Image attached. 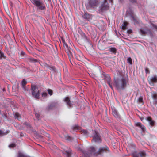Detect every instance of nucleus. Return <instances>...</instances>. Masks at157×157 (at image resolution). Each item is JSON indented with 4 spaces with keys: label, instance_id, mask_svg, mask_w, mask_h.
<instances>
[{
    "label": "nucleus",
    "instance_id": "f257e3e1",
    "mask_svg": "<svg viewBox=\"0 0 157 157\" xmlns=\"http://www.w3.org/2000/svg\"><path fill=\"white\" fill-rule=\"evenodd\" d=\"M114 85L119 92L125 90L129 84L128 77L122 75L115 77Z\"/></svg>",
    "mask_w": 157,
    "mask_h": 157
},
{
    "label": "nucleus",
    "instance_id": "f03ea898",
    "mask_svg": "<svg viewBox=\"0 0 157 157\" xmlns=\"http://www.w3.org/2000/svg\"><path fill=\"white\" fill-rule=\"evenodd\" d=\"M31 2L37 7V9L41 10H45V5L42 0H30Z\"/></svg>",
    "mask_w": 157,
    "mask_h": 157
},
{
    "label": "nucleus",
    "instance_id": "7ed1b4c3",
    "mask_svg": "<svg viewBox=\"0 0 157 157\" xmlns=\"http://www.w3.org/2000/svg\"><path fill=\"white\" fill-rule=\"evenodd\" d=\"M81 151L85 157H90L91 154L95 152V149L93 147H91L89 148V150L86 151L82 150Z\"/></svg>",
    "mask_w": 157,
    "mask_h": 157
},
{
    "label": "nucleus",
    "instance_id": "20e7f679",
    "mask_svg": "<svg viewBox=\"0 0 157 157\" xmlns=\"http://www.w3.org/2000/svg\"><path fill=\"white\" fill-rule=\"evenodd\" d=\"M32 94L35 98L38 99L39 97V90L35 86H31Z\"/></svg>",
    "mask_w": 157,
    "mask_h": 157
},
{
    "label": "nucleus",
    "instance_id": "39448f33",
    "mask_svg": "<svg viewBox=\"0 0 157 157\" xmlns=\"http://www.w3.org/2000/svg\"><path fill=\"white\" fill-rule=\"evenodd\" d=\"M106 0H104L101 6L99 7V11L102 12L108 10L109 6Z\"/></svg>",
    "mask_w": 157,
    "mask_h": 157
},
{
    "label": "nucleus",
    "instance_id": "423d86ee",
    "mask_svg": "<svg viewBox=\"0 0 157 157\" xmlns=\"http://www.w3.org/2000/svg\"><path fill=\"white\" fill-rule=\"evenodd\" d=\"M140 33L142 35L147 34L150 36L151 37L153 36V34L151 31L149 30L141 28L140 29Z\"/></svg>",
    "mask_w": 157,
    "mask_h": 157
},
{
    "label": "nucleus",
    "instance_id": "0eeeda50",
    "mask_svg": "<svg viewBox=\"0 0 157 157\" xmlns=\"http://www.w3.org/2000/svg\"><path fill=\"white\" fill-rule=\"evenodd\" d=\"M93 139L94 141L97 143H100L101 142V140L98 133L96 131H94V133Z\"/></svg>",
    "mask_w": 157,
    "mask_h": 157
},
{
    "label": "nucleus",
    "instance_id": "6e6552de",
    "mask_svg": "<svg viewBox=\"0 0 157 157\" xmlns=\"http://www.w3.org/2000/svg\"><path fill=\"white\" fill-rule=\"evenodd\" d=\"M99 3V0H89L88 4L91 7H94L98 5Z\"/></svg>",
    "mask_w": 157,
    "mask_h": 157
},
{
    "label": "nucleus",
    "instance_id": "1a4fd4ad",
    "mask_svg": "<svg viewBox=\"0 0 157 157\" xmlns=\"http://www.w3.org/2000/svg\"><path fill=\"white\" fill-rule=\"evenodd\" d=\"M149 82L151 85L153 86L154 85V83L157 82V76H155L151 77L150 79Z\"/></svg>",
    "mask_w": 157,
    "mask_h": 157
},
{
    "label": "nucleus",
    "instance_id": "9d476101",
    "mask_svg": "<svg viewBox=\"0 0 157 157\" xmlns=\"http://www.w3.org/2000/svg\"><path fill=\"white\" fill-rule=\"evenodd\" d=\"M65 51L68 55L69 59L70 60H71V59L73 58L72 53V52H73V50L71 49V48H69L67 50H66Z\"/></svg>",
    "mask_w": 157,
    "mask_h": 157
},
{
    "label": "nucleus",
    "instance_id": "9b49d317",
    "mask_svg": "<svg viewBox=\"0 0 157 157\" xmlns=\"http://www.w3.org/2000/svg\"><path fill=\"white\" fill-rule=\"evenodd\" d=\"M101 76L105 81H107V82L110 81V77L109 75L106 74L105 73L103 72Z\"/></svg>",
    "mask_w": 157,
    "mask_h": 157
},
{
    "label": "nucleus",
    "instance_id": "f8f14e48",
    "mask_svg": "<svg viewBox=\"0 0 157 157\" xmlns=\"http://www.w3.org/2000/svg\"><path fill=\"white\" fill-rule=\"evenodd\" d=\"M151 97L154 102L157 103V94L154 92H151Z\"/></svg>",
    "mask_w": 157,
    "mask_h": 157
},
{
    "label": "nucleus",
    "instance_id": "ddd939ff",
    "mask_svg": "<svg viewBox=\"0 0 157 157\" xmlns=\"http://www.w3.org/2000/svg\"><path fill=\"white\" fill-rule=\"evenodd\" d=\"M82 17L85 19L89 20L92 18V15L88 13H85L82 15Z\"/></svg>",
    "mask_w": 157,
    "mask_h": 157
},
{
    "label": "nucleus",
    "instance_id": "4468645a",
    "mask_svg": "<svg viewBox=\"0 0 157 157\" xmlns=\"http://www.w3.org/2000/svg\"><path fill=\"white\" fill-rule=\"evenodd\" d=\"M64 101L66 102L67 105L71 107V106L72 104L71 102L70 99L68 97H66L64 99Z\"/></svg>",
    "mask_w": 157,
    "mask_h": 157
},
{
    "label": "nucleus",
    "instance_id": "2eb2a0df",
    "mask_svg": "<svg viewBox=\"0 0 157 157\" xmlns=\"http://www.w3.org/2000/svg\"><path fill=\"white\" fill-rule=\"evenodd\" d=\"M112 114L116 118H119V115L117 111L115 109H112Z\"/></svg>",
    "mask_w": 157,
    "mask_h": 157
},
{
    "label": "nucleus",
    "instance_id": "dca6fc26",
    "mask_svg": "<svg viewBox=\"0 0 157 157\" xmlns=\"http://www.w3.org/2000/svg\"><path fill=\"white\" fill-rule=\"evenodd\" d=\"M64 150L66 152V154L67 155L68 157H69L70 155V153L71 151V150L70 148H68L67 147H65V148H64Z\"/></svg>",
    "mask_w": 157,
    "mask_h": 157
},
{
    "label": "nucleus",
    "instance_id": "f3484780",
    "mask_svg": "<svg viewBox=\"0 0 157 157\" xmlns=\"http://www.w3.org/2000/svg\"><path fill=\"white\" fill-rule=\"evenodd\" d=\"M136 126L140 128L143 131L144 130L145 127L140 122H137L136 123Z\"/></svg>",
    "mask_w": 157,
    "mask_h": 157
},
{
    "label": "nucleus",
    "instance_id": "a211bd4d",
    "mask_svg": "<svg viewBox=\"0 0 157 157\" xmlns=\"http://www.w3.org/2000/svg\"><path fill=\"white\" fill-rule=\"evenodd\" d=\"M83 35L84 36L85 39H86V42L88 44V45L90 47H92V43H91L90 41V40L89 39H87V38L86 37V36L85 35V33H83Z\"/></svg>",
    "mask_w": 157,
    "mask_h": 157
},
{
    "label": "nucleus",
    "instance_id": "6ab92c4d",
    "mask_svg": "<svg viewBox=\"0 0 157 157\" xmlns=\"http://www.w3.org/2000/svg\"><path fill=\"white\" fill-rule=\"evenodd\" d=\"M138 156L140 157H145L146 156V154L144 151H141L139 153H136Z\"/></svg>",
    "mask_w": 157,
    "mask_h": 157
},
{
    "label": "nucleus",
    "instance_id": "aec40b11",
    "mask_svg": "<svg viewBox=\"0 0 157 157\" xmlns=\"http://www.w3.org/2000/svg\"><path fill=\"white\" fill-rule=\"evenodd\" d=\"M26 83L27 82L24 79L22 80L21 83V87L22 89L25 90H26L25 86Z\"/></svg>",
    "mask_w": 157,
    "mask_h": 157
},
{
    "label": "nucleus",
    "instance_id": "412c9836",
    "mask_svg": "<svg viewBox=\"0 0 157 157\" xmlns=\"http://www.w3.org/2000/svg\"><path fill=\"white\" fill-rule=\"evenodd\" d=\"M17 157H30L26 155L23 153L19 152Z\"/></svg>",
    "mask_w": 157,
    "mask_h": 157
},
{
    "label": "nucleus",
    "instance_id": "4be33fe9",
    "mask_svg": "<svg viewBox=\"0 0 157 157\" xmlns=\"http://www.w3.org/2000/svg\"><path fill=\"white\" fill-rule=\"evenodd\" d=\"M137 102L139 103H141L143 104L144 102L143 97L141 96L139 97L138 99Z\"/></svg>",
    "mask_w": 157,
    "mask_h": 157
},
{
    "label": "nucleus",
    "instance_id": "5701e85b",
    "mask_svg": "<svg viewBox=\"0 0 157 157\" xmlns=\"http://www.w3.org/2000/svg\"><path fill=\"white\" fill-rule=\"evenodd\" d=\"M109 51L114 54L116 53L117 49L115 48H112L109 49Z\"/></svg>",
    "mask_w": 157,
    "mask_h": 157
},
{
    "label": "nucleus",
    "instance_id": "b1692460",
    "mask_svg": "<svg viewBox=\"0 0 157 157\" xmlns=\"http://www.w3.org/2000/svg\"><path fill=\"white\" fill-rule=\"evenodd\" d=\"M147 120L149 122V124L151 125H153L154 124V122L151 120V119L150 118L148 117L147 119Z\"/></svg>",
    "mask_w": 157,
    "mask_h": 157
},
{
    "label": "nucleus",
    "instance_id": "393cba45",
    "mask_svg": "<svg viewBox=\"0 0 157 157\" xmlns=\"http://www.w3.org/2000/svg\"><path fill=\"white\" fill-rule=\"evenodd\" d=\"M63 44L65 50H67L68 49L70 48L69 47L68 45L65 42H63Z\"/></svg>",
    "mask_w": 157,
    "mask_h": 157
},
{
    "label": "nucleus",
    "instance_id": "a878e982",
    "mask_svg": "<svg viewBox=\"0 0 157 157\" xmlns=\"http://www.w3.org/2000/svg\"><path fill=\"white\" fill-rule=\"evenodd\" d=\"M14 117L15 118L19 120L20 119V114L17 113H16L14 115Z\"/></svg>",
    "mask_w": 157,
    "mask_h": 157
},
{
    "label": "nucleus",
    "instance_id": "bb28decb",
    "mask_svg": "<svg viewBox=\"0 0 157 157\" xmlns=\"http://www.w3.org/2000/svg\"><path fill=\"white\" fill-rule=\"evenodd\" d=\"M127 62L130 65H131L132 64V59L131 57H129L127 58Z\"/></svg>",
    "mask_w": 157,
    "mask_h": 157
},
{
    "label": "nucleus",
    "instance_id": "cd10ccee",
    "mask_svg": "<svg viewBox=\"0 0 157 157\" xmlns=\"http://www.w3.org/2000/svg\"><path fill=\"white\" fill-rule=\"evenodd\" d=\"M5 59V56L4 54V53L0 50V58Z\"/></svg>",
    "mask_w": 157,
    "mask_h": 157
},
{
    "label": "nucleus",
    "instance_id": "c85d7f7f",
    "mask_svg": "<svg viewBox=\"0 0 157 157\" xmlns=\"http://www.w3.org/2000/svg\"><path fill=\"white\" fill-rule=\"evenodd\" d=\"M105 149L103 147H100L98 151V152H99V153H100L102 152H103L104 151Z\"/></svg>",
    "mask_w": 157,
    "mask_h": 157
},
{
    "label": "nucleus",
    "instance_id": "c756f323",
    "mask_svg": "<svg viewBox=\"0 0 157 157\" xmlns=\"http://www.w3.org/2000/svg\"><path fill=\"white\" fill-rule=\"evenodd\" d=\"M82 133L85 136H86L88 135V132L87 130H83L82 131Z\"/></svg>",
    "mask_w": 157,
    "mask_h": 157
},
{
    "label": "nucleus",
    "instance_id": "7c9ffc66",
    "mask_svg": "<svg viewBox=\"0 0 157 157\" xmlns=\"http://www.w3.org/2000/svg\"><path fill=\"white\" fill-rule=\"evenodd\" d=\"M54 106V103H52L48 105V109H51L53 108V107Z\"/></svg>",
    "mask_w": 157,
    "mask_h": 157
},
{
    "label": "nucleus",
    "instance_id": "2f4dec72",
    "mask_svg": "<svg viewBox=\"0 0 157 157\" xmlns=\"http://www.w3.org/2000/svg\"><path fill=\"white\" fill-rule=\"evenodd\" d=\"M35 115L36 116V117L37 119L38 120H39V117L40 116V114L39 113H36L35 112Z\"/></svg>",
    "mask_w": 157,
    "mask_h": 157
},
{
    "label": "nucleus",
    "instance_id": "473e14b6",
    "mask_svg": "<svg viewBox=\"0 0 157 157\" xmlns=\"http://www.w3.org/2000/svg\"><path fill=\"white\" fill-rule=\"evenodd\" d=\"M30 61L32 62H37V60L36 59L34 58H32L30 59Z\"/></svg>",
    "mask_w": 157,
    "mask_h": 157
},
{
    "label": "nucleus",
    "instance_id": "72a5a7b5",
    "mask_svg": "<svg viewBox=\"0 0 157 157\" xmlns=\"http://www.w3.org/2000/svg\"><path fill=\"white\" fill-rule=\"evenodd\" d=\"M126 25L125 24V23H124L122 25L121 29H124L126 28Z\"/></svg>",
    "mask_w": 157,
    "mask_h": 157
},
{
    "label": "nucleus",
    "instance_id": "f704fd0d",
    "mask_svg": "<svg viewBox=\"0 0 157 157\" xmlns=\"http://www.w3.org/2000/svg\"><path fill=\"white\" fill-rule=\"evenodd\" d=\"M48 94L50 95H52V91L51 90L49 89H48Z\"/></svg>",
    "mask_w": 157,
    "mask_h": 157
},
{
    "label": "nucleus",
    "instance_id": "c9c22d12",
    "mask_svg": "<svg viewBox=\"0 0 157 157\" xmlns=\"http://www.w3.org/2000/svg\"><path fill=\"white\" fill-rule=\"evenodd\" d=\"M73 128L75 130L78 129L79 128V127L78 125H75V126H73Z\"/></svg>",
    "mask_w": 157,
    "mask_h": 157
},
{
    "label": "nucleus",
    "instance_id": "e433bc0d",
    "mask_svg": "<svg viewBox=\"0 0 157 157\" xmlns=\"http://www.w3.org/2000/svg\"><path fill=\"white\" fill-rule=\"evenodd\" d=\"M47 95L48 94L46 92L43 93L42 94V97H46Z\"/></svg>",
    "mask_w": 157,
    "mask_h": 157
},
{
    "label": "nucleus",
    "instance_id": "4c0bfd02",
    "mask_svg": "<svg viewBox=\"0 0 157 157\" xmlns=\"http://www.w3.org/2000/svg\"><path fill=\"white\" fill-rule=\"evenodd\" d=\"M109 86V87L112 89H113V87L112 86V84L111 83V81H109V82H107Z\"/></svg>",
    "mask_w": 157,
    "mask_h": 157
},
{
    "label": "nucleus",
    "instance_id": "58836bf2",
    "mask_svg": "<svg viewBox=\"0 0 157 157\" xmlns=\"http://www.w3.org/2000/svg\"><path fill=\"white\" fill-rule=\"evenodd\" d=\"M15 146V144H11L9 145V147L10 148H13Z\"/></svg>",
    "mask_w": 157,
    "mask_h": 157
},
{
    "label": "nucleus",
    "instance_id": "ea45409f",
    "mask_svg": "<svg viewBox=\"0 0 157 157\" xmlns=\"http://www.w3.org/2000/svg\"><path fill=\"white\" fill-rule=\"evenodd\" d=\"M4 135V132L3 131L0 130V136H2Z\"/></svg>",
    "mask_w": 157,
    "mask_h": 157
},
{
    "label": "nucleus",
    "instance_id": "a19ab883",
    "mask_svg": "<svg viewBox=\"0 0 157 157\" xmlns=\"http://www.w3.org/2000/svg\"><path fill=\"white\" fill-rule=\"evenodd\" d=\"M133 157H139V156H138L136 153L135 152L133 154Z\"/></svg>",
    "mask_w": 157,
    "mask_h": 157
},
{
    "label": "nucleus",
    "instance_id": "79ce46f5",
    "mask_svg": "<svg viewBox=\"0 0 157 157\" xmlns=\"http://www.w3.org/2000/svg\"><path fill=\"white\" fill-rule=\"evenodd\" d=\"M10 132V131L9 130H7L6 131V132H4V134L5 135L7 134V133H9Z\"/></svg>",
    "mask_w": 157,
    "mask_h": 157
},
{
    "label": "nucleus",
    "instance_id": "37998d69",
    "mask_svg": "<svg viewBox=\"0 0 157 157\" xmlns=\"http://www.w3.org/2000/svg\"><path fill=\"white\" fill-rule=\"evenodd\" d=\"M145 72L147 74L149 72V70L147 68L145 69Z\"/></svg>",
    "mask_w": 157,
    "mask_h": 157
},
{
    "label": "nucleus",
    "instance_id": "c03bdc74",
    "mask_svg": "<svg viewBox=\"0 0 157 157\" xmlns=\"http://www.w3.org/2000/svg\"><path fill=\"white\" fill-rule=\"evenodd\" d=\"M129 1L132 2L134 3L136 2V0H129Z\"/></svg>",
    "mask_w": 157,
    "mask_h": 157
},
{
    "label": "nucleus",
    "instance_id": "a18cd8bd",
    "mask_svg": "<svg viewBox=\"0 0 157 157\" xmlns=\"http://www.w3.org/2000/svg\"><path fill=\"white\" fill-rule=\"evenodd\" d=\"M153 27H154V28H155L156 29H157V26H156V25H153Z\"/></svg>",
    "mask_w": 157,
    "mask_h": 157
},
{
    "label": "nucleus",
    "instance_id": "49530a36",
    "mask_svg": "<svg viewBox=\"0 0 157 157\" xmlns=\"http://www.w3.org/2000/svg\"><path fill=\"white\" fill-rule=\"evenodd\" d=\"M44 65L45 67H47V66H48V65L46 63H44Z\"/></svg>",
    "mask_w": 157,
    "mask_h": 157
},
{
    "label": "nucleus",
    "instance_id": "de8ad7c7",
    "mask_svg": "<svg viewBox=\"0 0 157 157\" xmlns=\"http://www.w3.org/2000/svg\"><path fill=\"white\" fill-rule=\"evenodd\" d=\"M109 1L110 2L112 3L113 2V0H109Z\"/></svg>",
    "mask_w": 157,
    "mask_h": 157
},
{
    "label": "nucleus",
    "instance_id": "09e8293b",
    "mask_svg": "<svg viewBox=\"0 0 157 157\" xmlns=\"http://www.w3.org/2000/svg\"><path fill=\"white\" fill-rule=\"evenodd\" d=\"M62 42H63H63H65V40L64 39H63L62 40Z\"/></svg>",
    "mask_w": 157,
    "mask_h": 157
},
{
    "label": "nucleus",
    "instance_id": "8fccbe9b",
    "mask_svg": "<svg viewBox=\"0 0 157 157\" xmlns=\"http://www.w3.org/2000/svg\"><path fill=\"white\" fill-rule=\"evenodd\" d=\"M123 0H119L120 2H122Z\"/></svg>",
    "mask_w": 157,
    "mask_h": 157
},
{
    "label": "nucleus",
    "instance_id": "3c124183",
    "mask_svg": "<svg viewBox=\"0 0 157 157\" xmlns=\"http://www.w3.org/2000/svg\"><path fill=\"white\" fill-rule=\"evenodd\" d=\"M49 135L48 134H47V135L46 136H48V137H49Z\"/></svg>",
    "mask_w": 157,
    "mask_h": 157
},
{
    "label": "nucleus",
    "instance_id": "603ef678",
    "mask_svg": "<svg viewBox=\"0 0 157 157\" xmlns=\"http://www.w3.org/2000/svg\"><path fill=\"white\" fill-rule=\"evenodd\" d=\"M4 116H5V117L6 118V115H4Z\"/></svg>",
    "mask_w": 157,
    "mask_h": 157
},
{
    "label": "nucleus",
    "instance_id": "864d4df0",
    "mask_svg": "<svg viewBox=\"0 0 157 157\" xmlns=\"http://www.w3.org/2000/svg\"><path fill=\"white\" fill-rule=\"evenodd\" d=\"M29 127H31V125H29Z\"/></svg>",
    "mask_w": 157,
    "mask_h": 157
},
{
    "label": "nucleus",
    "instance_id": "5fc2aeb1",
    "mask_svg": "<svg viewBox=\"0 0 157 157\" xmlns=\"http://www.w3.org/2000/svg\"><path fill=\"white\" fill-rule=\"evenodd\" d=\"M83 157H85L84 156V154H83Z\"/></svg>",
    "mask_w": 157,
    "mask_h": 157
},
{
    "label": "nucleus",
    "instance_id": "6e6d98bb",
    "mask_svg": "<svg viewBox=\"0 0 157 157\" xmlns=\"http://www.w3.org/2000/svg\"><path fill=\"white\" fill-rule=\"evenodd\" d=\"M35 21H36V22L37 21L36 20H35Z\"/></svg>",
    "mask_w": 157,
    "mask_h": 157
}]
</instances>
